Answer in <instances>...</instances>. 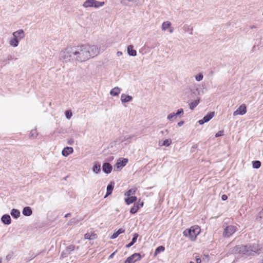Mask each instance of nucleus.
<instances>
[{"instance_id": "obj_1", "label": "nucleus", "mask_w": 263, "mask_h": 263, "mask_svg": "<svg viewBox=\"0 0 263 263\" xmlns=\"http://www.w3.org/2000/svg\"><path fill=\"white\" fill-rule=\"evenodd\" d=\"M99 53L96 46L83 44L80 46L67 47L60 53V59L67 62L76 61L84 62L96 56Z\"/></svg>"}, {"instance_id": "obj_2", "label": "nucleus", "mask_w": 263, "mask_h": 263, "mask_svg": "<svg viewBox=\"0 0 263 263\" xmlns=\"http://www.w3.org/2000/svg\"><path fill=\"white\" fill-rule=\"evenodd\" d=\"M238 252L247 256L259 254L263 252V246L259 245L257 242H253L248 245L239 247Z\"/></svg>"}, {"instance_id": "obj_3", "label": "nucleus", "mask_w": 263, "mask_h": 263, "mask_svg": "<svg viewBox=\"0 0 263 263\" xmlns=\"http://www.w3.org/2000/svg\"><path fill=\"white\" fill-rule=\"evenodd\" d=\"M200 228L198 226H194L190 229L185 230L183 232V235L186 237H188L192 241H195L197 236L200 234Z\"/></svg>"}, {"instance_id": "obj_4", "label": "nucleus", "mask_w": 263, "mask_h": 263, "mask_svg": "<svg viewBox=\"0 0 263 263\" xmlns=\"http://www.w3.org/2000/svg\"><path fill=\"white\" fill-rule=\"evenodd\" d=\"M77 249V250L79 249V247H76L73 245H71L68 246H67L64 250H63L61 254V258H64L67 257H68L70 254L72 253L73 251L75 250V249Z\"/></svg>"}, {"instance_id": "obj_5", "label": "nucleus", "mask_w": 263, "mask_h": 263, "mask_svg": "<svg viewBox=\"0 0 263 263\" xmlns=\"http://www.w3.org/2000/svg\"><path fill=\"white\" fill-rule=\"evenodd\" d=\"M236 230V227L234 226H228L224 229L223 235L225 237H229L234 234Z\"/></svg>"}, {"instance_id": "obj_6", "label": "nucleus", "mask_w": 263, "mask_h": 263, "mask_svg": "<svg viewBox=\"0 0 263 263\" xmlns=\"http://www.w3.org/2000/svg\"><path fill=\"white\" fill-rule=\"evenodd\" d=\"M141 256L140 253H135L128 257L124 261V263H134L136 261L140 260Z\"/></svg>"}, {"instance_id": "obj_7", "label": "nucleus", "mask_w": 263, "mask_h": 263, "mask_svg": "<svg viewBox=\"0 0 263 263\" xmlns=\"http://www.w3.org/2000/svg\"><path fill=\"white\" fill-rule=\"evenodd\" d=\"M214 115L215 112L214 111H211L204 116L202 119L199 120L198 122L200 125H202L211 120L214 117Z\"/></svg>"}, {"instance_id": "obj_8", "label": "nucleus", "mask_w": 263, "mask_h": 263, "mask_svg": "<svg viewBox=\"0 0 263 263\" xmlns=\"http://www.w3.org/2000/svg\"><path fill=\"white\" fill-rule=\"evenodd\" d=\"M128 159L127 158H120L118 160L115 166L118 169H122L126 165Z\"/></svg>"}, {"instance_id": "obj_9", "label": "nucleus", "mask_w": 263, "mask_h": 263, "mask_svg": "<svg viewBox=\"0 0 263 263\" xmlns=\"http://www.w3.org/2000/svg\"><path fill=\"white\" fill-rule=\"evenodd\" d=\"M247 112V107L246 105H241L233 113L234 116L243 115Z\"/></svg>"}, {"instance_id": "obj_10", "label": "nucleus", "mask_w": 263, "mask_h": 263, "mask_svg": "<svg viewBox=\"0 0 263 263\" xmlns=\"http://www.w3.org/2000/svg\"><path fill=\"white\" fill-rule=\"evenodd\" d=\"M115 182L113 181H110L107 186L106 188V193L104 196V198L107 197L108 196L110 195L113 191V190L115 187Z\"/></svg>"}, {"instance_id": "obj_11", "label": "nucleus", "mask_w": 263, "mask_h": 263, "mask_svg": "<svg viewBox=\"0 0 263 263\" xmlns=\"http://www.w3.org/2000/svg\"><path fill=\"white\" fill-rule=\"evenodd\" d=\"M12 35L13 37L17 39L19 41L25 37L24 31L23 29H19L14 32Z\"/></svg>"}, {"instance_id": "obj_12", "label": "nucleus", "mask_w": 263, "mask_h": 263, "mask_svg": "<svg viewBox=\"0 0 263 263\" xmlns=\"http://www.w3.org/2000/svg\"><path fill=\"white\" fill-rule=\"evenodd\" d=\"M184 113L183 109L182 108H180L177 110L176 112H172L167 117V119L169 120H172V119L174 118H176L180 115H183Z\"/></svg>"}, {"instance_id": "obj_13", "label": "nucleus", "mask_w": 263, "mask_h": 263, "mask_svg": "<svg viewBox=\"0 0 263 263\" xmlns=\"http://www.w3.org/2000/svg\"><path fill=\"white\" fill-rule=\"evenodd\" d=\"M112 170L111 165L108 163L105 162L102 165V170L105 174H110Z\"/></svg>"}, {"instance_id": "obj_14", "label": "nucleus", "mask_w": 263, "mask_h": 263, "mask_svg": "<svg viewBox=\"0 0 263 263\" xmlns=\"http://www.w3.org/2000/svg\"><path fill=\"white\" fill-rule=\"evenodd\" d=\"M1 221L5 225H9L11 223L10 216L7 214L3 215L1 217Z\"/></svg>"}, {"instance_id": "obj_15", "label": "nucleus", "mask_w": 263, "mask_h": 263, "mask_svg": "<svg viewBox=\"0 0 263 263\" xmlns=\"http://www.w3.org/2000/svg\"><path fill=\"white\" fill-rule=\"evenodd\" d=\"M133 137L132 136L128 135L127 134H123L122 136H121L118 139H117V141L119 142H123L124 141H127L128 142H130V140Z\"/></svg>"}, {"instance_id": "obj_16", "label": "nucleus", "mask_w": 263, "mask_h": 263, "mask_svg": "<svg viewBox=\"0 0 263 263\" xmlns=\"http://www.w3.org/2000/svg\"><path fill=\"white\" fill-rule=\"evenodd\" d=\"M73 152V149L72 147L67 146L63 148L62 151V155L64 157H67Z\"/></svg>"}, {"instance_id": "obj_17", "label": "nucleus", "mask_w": 263, "mask_h": 263, "mask_svg": "<svg viewBox=\"0 0 263 263\" xmlns=\"http://www.w3.org/2000/svg\"><path fill=\"white\" fill-rule=\"evenodd\" d=\"M127 52L129 56L135 57L137 55V51L134 49V46L132 45L127 46Z\"/></svg>"}, {"instance_id": "obj_18", "label": "nucleus", "mask_w": 263, "mask_h": 263, "mask_svg": "<svg viewBox=\"0 0 263 263\" xmlns=\"http://www.w3.org/2000/svg\"><path fill=\"white\" fill-rule=\"evenodd\" d=\"M22 214L25 216H30L32 214V210L30 206H25L23 209Z\"/></svg>"}, {"instance_id": "obj_19", "label": "nucleus", "mask_w": 263, "mask_h": 263, "mask_svg": "<svg viewBox=\"0 0 263 263\" xmlns=\"http://www.w3.org/2000/svg\"><path fill=\"white\" fill-rule=\"evenodd\" d=\"M133 97L123 93L121 96V101L122 103H126L131 101Z\"/></svg>"}, {"instance_id": "obj_20", "label": "nucleus", "mask_w": 263, "mask_h": 263, "mask_svg": "<svg viewBox=\"0 0 263 263\" xmlns=\"http://www.w3.org/2000/svg\"><path fill=\"white\" fill-rule=\"evenodd\" d=\"M137 200V198L135 196H130L129 197L127 196V198H125L124 200L125 203L127 205H129L135 202Z\"/></svg>"}, {"instance_id": "obj_21", "label": "nucleus", "mask_w": 263, "mask_h": 263, "mask_svg": "<svg viewBox=\"0 0 263 263\" xmlns=\"http://www.w3.org/2000/svg\"><path fill=\"white\" fill-rule=\"evenodd\" d=\"M125 231V230L124 229L120 228L116 232H115L113 233V234L110 237V238L111 239H114L117 238L120 234L124 233Z\"/></svg>"}, {"instance_id": "obj_22", "label": "nucleus", "mask_w": 263, "mask_h": 263, "mask_svg": "<svg viewBox=\"0 0 263 263\" xmlns=\"http://www.w3.org/2000/svg\"><path fill=\"white\" fill-rule=\"evenodd\" d=\"M139 237V234L138 233H134L133 234V237L132 239V241L129 243L127 244L125 246L126 248H129L131 247L133 245H134L137 241V238Z\"/></svg>"}, {"instance_id": "obj_23", "label": "nucleus", "mask_w": 263, "mask_h": 263, "mask_svg": "<svg viewBox=\"0 0 263 263\" xmlns=\"http://www.w3.org/2000/svg\"><path fill=\"white\" fill-rule=\"evenodd\" d=\"M10 214L13 218L17 219L21 215L20 211L16 209H13L10 212Z\"/></svg>"}, {"instance_id": "obj_24", "label": "nucleus", "mask_w": 263, "mask_h": 263, "mask_svg": "<svg viewBox=\"0 0 263 263\" xmlns=\"http://www.w3.org/2000/svg\"><path fill=\"white\" fill-rule=\"evenodd\" d=\"M92 170L96 174L99 173L101 171V164L99 162H96L94 163Z\"/></svg>"}, {"instance_id": "obj_25", "label": "nucleus", "mask_w": 263, "mask_h": 263, "mask_svg": "<svg viewBox=\"0 0 263 263\" xmlns=\"http://www.w3.org/2000/svg\"><path fill=\"white\" fill-rule=\"evenodd\" d=\"M97 234L94 233H87L84 235V238L86 239L93 240L97 238Z\"/></svg>"}, {"instance_id": "obj_26", "label": "nucleus", "mask_w": 263, "mask_h": 263, "mask_svg": "<svg viewBox=\"0 0 263 263\" xmlns=\"http://www.w3.org/2000/svg\"><path fill=\"white\" fill-rule=\"evenodd\" d=\"M19 43L20 41L14 37L11 38L9 41L10 45L13 47H16L18 46Z\"/></svg>"}, {"instance_id": "obj_27", "label": "nucleus", "mask_w": 263, "mask_h": 263, "mask_svg": "<svg viewBox=\"0 0 263 263\" xmlns=\"http://www.w3.org/2000/svg\"><path fill=\"white\" fill-rule=\"evenodd\" d=\"M199 102L200 98H198L194 101L191 102L189 103V107L190 109L193 110L199 104Z\"/></svg>"}, {"instance_id": "obj_28", "label": "nucleus", "mask_w": 263, "mask_h": 263, "mask_svg": "<svg viewBox=\"0 0 263 263\" xmlns=\"http://www.w3.org/2000/svg\"><path fill=\"white\" fill-rule=\"evenodd\" d=\"M121 89L118 87L112 88L110 91V94L112 96H118L120 93Z\"/></svg>"}, {"instance_id": "obj_29", "label": "nucleus", "mask_w": 263, "mask_h": 263, "mask_svg": "<svg viewBox=\"0 0 263 263\" xmlns=\"http://www.w3.org/2000/svg\"><path fill=\"white\" fill-rule=\"evenodd\" d=\"M83 220V218L81 217H74L70 219V220L69 221L68 224V225H71L72 223L74 224H77L80 221H82Z\"/></svg>"}, {"instance_id": "obj_30", "label": "nucleus", "mask_w": 263, "mask_h": 263, "mask_svg": "<svg viewBox=\"0 0 263 263\" xmlns=\"http://www.w3.org/2000/svg\"><path fill=\"white\" fill-rule=\"evenodd\" d=\"M94 0H86L84 2L82 6L84 8L92 7Z\"/></svg>"}, {"instance_id": "obj_31", "label": "nucleus", "mask_w": 263, "mask_h": 263, "mask_svg": "<svg viewBox=\"0 0 263 263\" xmlns=\"http://www.w3.org/2000/svg\"><path fill=\"white\" fill-rule=\"evenodd\" d=\"M104 4H105L104 2H100V1H98L97 0H94L92 7L95 8H98L101 7H102L104 5Z\"/></svg>"}, {"instance_id": "obj_32", "label": "nucleus", "mask_w": 263, "mask_h": 263, "mask_svg": "<svg viewBox=\"0 0 263 263\" xmlns=\"http://www.w3.org/2000/svg\"><path fill=\"white\" fill-rule=\"evenodd\" d=\"M165 250V247L163 246H160L158 247L154 252V256L157 255L158 254L160 253L161 252H162L164 251Z\"/></svg>"}, {"instance_id": "obj_33", "label": "nucleus", "mask_w": 263, "mask_h": 263, "mask_svg": "<svg viewBox=\"0 0 263 263\" xmlns=\"http://www.w3.org/2000/svg\"><path fill=\"white\" fill-rule=\"evenodd\" d=\"M171 26V23L169 21L164 22L162 24V30H166V29L170 28Z\"/></svg>"}, {"instance_id": "obj_34", "label": "nucleus", "mask_w": 263, "mask_h": 263, "mask_svg": "<svg viewBox=\"0 0 263 263\" xmlns=\"http://www.w3.org/2000/svg\"><path fill=\"white\" fill-rule=\"evenodd\" d=\"M183 29L185 32H189L190 34H193V28L187 25H184Z\"/></svg>"}, {"instance_id": "obj_35", "label": "nucleus", "mask_w": 263, "mask_h": 263, "mask_svg": "<svg viewBox=\"0 0 263 263\" xmlns=\"http://www.w3.org/2000/svg\"><path fill=\"white\" fill-rule=\"evenodd\" d=\"M136 191H137L136 188L130 189L128 190L126 192V193H125V195L129 197V196H132V195H134L136 193Z\"/></svg>"}, {"instance_id": "obj_36", "label": "nucleus", "mask_w": 263, "mask_h": 263, "mask_svg": "<svg viewBox=\"0 0 263 263\" xmlns=\"http://www.w3.org/2000/svg\"><path fill=\"white\" fill-rule=\"evenodd\" d=\"M261 166V162L258 160H254L252 161V167L254 168L258 169Z\"/></svg>"}, {"instance_id": "obj_37", "label": "nucleus", "mask_w": 263, "mask_h": 263, "mask_svg": "<svg viewBox=\"0 0 263 263\" xmlns=\"http://www.w3.org/2000/svg\"><path fill=\"white\" fill-rule=\"evenodd\" d=\"M139 210V206H137L136 204H134V205L130 208V213L132 214H136Z\"/></svg>"}, {"instance_id": "obj_38", "label": "nucleus", "mask_w": 263, "mask_h": 263, "mask_svg": "<svg viewBox=\"0 0 263 263\" xmlns=\"http://www.w3.org/2000/svg\"><path fill=\"white\" fill-rule=\"evenodd\" d=\"M171 143H172L171 139H167L164 140L163 141L162 145L167 147V146H170Z\"/></svg>"}, {"instance_id": "obj_39", "label": "nucleus", "mask_w": 263, "mask_h": 263, "mask_svg": "<svg viewBox=\"0 0 263 263\" xmlns=\"http://www.w3.org/2000/svg\"><path fill=\"white\" fill-rule=\"evenodd\" d=\"M38 134L36 129H34L31 130L29 136L31 138H34L37 136Z\"/></svg>"}, {"instance_id": "obj_40", "label": "nucleus", "mask_w": 263, "mask_h": 263, "mask_svg": "<svg viewBox=\"0 0 263 263\" xmlns=\"http://www.w3.org/2000/svg\"><path fill=\"white\" fill-rule=\"evenodd\" d=\"M257 219L261 222H263V208L262 210L258 213Z\"/></svg>"}, {"instance_id": "obj_41", "label": "nucleus", "mask_w": 263, "mask_h": 263, "mask_svg": "<svg viewBox=\"0 0 263 263\" xmlns=\"http://www.w3.org/2000/svg\"><path fill=\"white\" fill-rule=\"evenodd\" d=\"M203 78V76L202 73H199L197 75L195 76V80L199 82L201 81Z\"/></svg>"}, {"instance_id": "obj_42", "label": "nucleus", "mask_w": 263, "mask_h": 263, "mask_svg": "<svg viewBox=\"0 0 263 263\" xmlns=\"http://www.w3.org/2000/svg\"><path fill=\"white\" fill-rule=\"evenodd\" d=\"M65 117L67 119H70L72 116V112L70 110H66L65 112Z\"/></svg>"}, {"instance_id": "obj_43", "label": "nucleus", "mask_w": 263, "mask_h": 263, "mask_svg": "<svg viewBox=\"0 0 263 263\" xmlns=\"http://www.w3.org/2000/svg\"><path fill=\"white\" fill-rule=\"evenodd\" d=\"M224 135V131L223 130H219L218 132L215 135V137L217 138L219 137H221Z\"/></svg>"}, {"instance_id": "obj_44", "label": "nucleus", "mask_w": 263, "mask_h": 263, "mask_svg": "<svg viewBox=\"0 0 263 263\" xmlns=\"http://www.w3.org/2000/svg\"><path fill=\"white\" fill-rule=\"evenodd\" d=\"M134 204H136L137 206H139V209L142 207L144 204V202L143 201H141L140 200H139L137 202L135 203Z\"/></svg>"}, {"instance_id": "obj_45", "label": "nucleus", "mask_w": 263, "mask_h": 263, "mask_svg": "<svg viewBox=\"0 0 263 263\" xmlns=\"http://www.w3.org/2000/svg\"><path fill=\"white\" fill-rule=\"evenodd\" d=\"M36 256H37V255H35L34 254H32L28 259H27V258L26 259V262H28L30 261V260H31L33 259H34Z\"/></svg>"}, {"instance_id": "obj_46", "label": "nucleus", "mask_w": 263, "mask_h": 263, "mask_svg": "<svg viewBox=\"0 0 263 263\" xmlns=\"http://www.w3.org/2000/svg\"><path fill=\"white\" fill-rule=\"evenodd\" d=\"M13 59V57L11 55H9L8 56L7 58L6 59H4L3 62L4 63H6V62H7L9 61L12 60Z\"/></svg>"}, {"instance_id": "obj_47", "label": "nucleus", "mask_w": 263, "mask_h": 263, "mask_svg": "<svg viewBox=\"0 0 263 263\" xmlns=\"http://www.w3.org/2000/svg\"><path fill=\"white\" fill-rule=\"evenodd\" d=\"M67 143L69 145H73L74 143V140L72 138L67 139Z\"/></svg>"}, {"instance_id": "obj_48", "label": "nucleus", "mask_w": 263, "mask_h": 263, "mask_svg": "<svg viewBox=\"0 0 263 263\" xmlns=\"http://www.w3.org/2000/svg\"><path fill=\"white\" fill-rule=\"evenodd\" d=\"M195 258H196V263H201V258L199 256H196Z\"/></svg>"}, {"instance_id": "obj_49", "label": "nucleus", "mask_w": 263, "mask_h": 263, "mask_svg": "<svg viewBox=\"0 0 263 263\" xmlns=\"http://www.w3.org/2000/svg\"><path fill=\"white\" fill-rule=\"evenodd\" d=\"M117 252V251H115V252H114L113 253H112L108 257V259H111L114 257L115 254H116V253Z\"/></svg>"}, {"instance_id": "obj_50", "label": "nucleus", "mask_w": 263, "mask_h": 263, "mask_svg": "<svg viewBox=\"0 0 263 263\" xmlns=\"http://www.w3.org/2000/svg\"><path fill=\"white\" fill-rule=\"evenodd\" d=\"M228 199V196L225 195V194H223L221 196V199L223 200V201H225L227 199Z\"/></svg>"}, {"instance_id": "obj_51", "label": "nucleus", "mask_w": 263, "mask_h": 263, "mask_svg": "<svg viewBox=\"0 0 263 263\" xmlns=\"http://www.w3.org/2000/svg\"><path fill=\"white\" fill-rule=\"evenodd\" d=\"M184 123V122L183 121H180V122H179L177 123V125H178V126L180 127V126H182Z\"/></svg>"}, {"instance_id": "obj_52", "label": "nucleus", "mask_w": 263, "mask_h": 263, "mask_svg": "<svg viewBox=\"0 0 263 263\" xmlns=\"http://www.w3.org/2000/svg\"><path fill=\"white\" fill-rule=\"evenodd\" d=\"M71 215V213H67L66 214H65L64 217L65 218H67V217H70Z\"/></svg>"}, {"instance_id": "obj_53", "label": "nucleus", "mask_w": 263, "mask_h": 263, "mask_svg": "<svg viewBox=\"0 0 263 263\" xmlns=\"http://www.w3.org/2000/svg\"><path fill=\"white\" fill-rule=\"evenodd\" d=\"M173 31H174V28L170 27V28H169L170 33H172L173 32Z\"/></svg>"}, {"instance_id": "obj_54", "label": "nucleus", "mask_w": 263, "mask_h": 263, "mask_svg": "<svg viewBox=\"0 0 263 263\" xmlns=\"http://www.w3.org/2000/svg\"><path fill=\"white\" fill-rule=\"evenodd\" d=\"M126 1H129V0H122L121 1V3L124 4V5H126V3H125Z\"/></svg>"}, {"instance_id": "obj_55", "label": "nucleus", "mask_w": 263, "mask_h": 263, "mask_svg": "<svg viewBox=\"0 0 263 263\" xmlns=\"http://www.w3.org/2000/svg\"><path fill=\"white\" fill-rule=\"evenodd\" d=\"M117 54H118V55H121V54H122V52H120V51H118V52H117Z\"/></svg>"}, {"instance_id": "obj_56", "label": "nucleus", "mask_w": 263, "mask_h": 263, "mask_svg": "<svg viewBox=\"0 0 263 263\" xmlns=\"http://www.w3.org/2000/svg\"><path fill=\"white\" fill-rule=\"evenodd\" d=\"M250 28H251V29H253V28H256V27H255V26H254V25H253V26H251V27H250Z\"/></svg>"}, {"instance_id": "obj_57", "label": "nucleus", "mask_w": 263, "mask_h": 263, "mask_svg": "<svg viewBox=\"0 0 263 263\" xmlns=\"http://www.w3.org/2000/svg\"><path fill=\"white\" fill-rule=\"evenodd\" d=\"M42 251H41V252H39L37 254H36V255H37V256H38V255H39L40 254H41V253H42Z\"/></svg>"}, {"instance_id": "obj_58", "label": "nucleus", "mask_w": 263, "mask_h": 263, "mask_svg": "<svg viewBox=\"0 0 263 263\" xmlns=\"http://www.w3.org/2000/svg\"><path fill=\"white\" fill-rule=\"evenodd\" d=\"M190 263H195V262H194V261H191L190 262Z\"/></svg>"}, {"instance_id": "obj_59", "label": "nucleus", "mask_w": 263, "mask_h": 263, "mask_svg": "<svg viewBox=\"0 0 263 263\" xmlns=\"http://www.w3.org/2000/svg\"><path fill=\"white\" fill-rule=\"evenodd\" d=\"M0 263H2V259L0 258Z\"/></svg>"}, {"instance_id": "obj_60", "label": "nucleus", "mask_w": 263, "mask_h": 263, "mask_svg": "<svg viewBox=\"0 0 263 263\" xmlns=\"http://www.w3.org/2000/svg\"><path fill=\"white\" fill-rule=\"evenodd\" d=\"M193 147H194V148H195V147H197V146L194 145V146H193Z\"/></svg>"}, {"instance_id": "obj_61", "label": "nucleus", "mask_w": 263, "mask_h": 263, "mask_svg": "<svg viewBox=\"0 0 263 263\" xmlns=\"http://www.w3.org/2000/svg\"><path fill=\"white\" fill-rule=\"evenodd\" d=\"M7 258H8H8H10V256H8H8H7Z\"/></svg>"}, {"instance_id": "obj_62", "label": "nucleus", "mask_w": 263, "mask_h": 263, "mask_svg": "<svg viewBox=\"0 0 263 263\" xmlns=\"http://www.w3.org/2000/svg\"><path fill=\"white\" fill-rule=\"evenodd\" d=\"M7 258H8H8H10V256H8H8H7Z\"/></svg>"}, {"instance_id": "obj_63", "label": "nucleus", "mask_w": 263, "mask_h": 263, "mask_svg": "<svg viewBox=\"0 0 263 263\" xmlns=\"http://www.w3.org/2000/svg\"><path fill=\"white\" fill-rule=\"evenodd\" d=\"M262 15H263V12H262Z\"/></svg>"}, {"instance_id": "obj_64", "label": "nucleus", "mask_w": 263, "mask_h": 263, "mask_svg": "<svg viewBox=\"0 0 263 263\" xmlns=\"http://www.w3.org/2000/svg\"><path fill=\"white\" fill-rule=\"evenodd\" d=\"M262 263H263V261H262Z\"/></svg>"}]
</instances>
